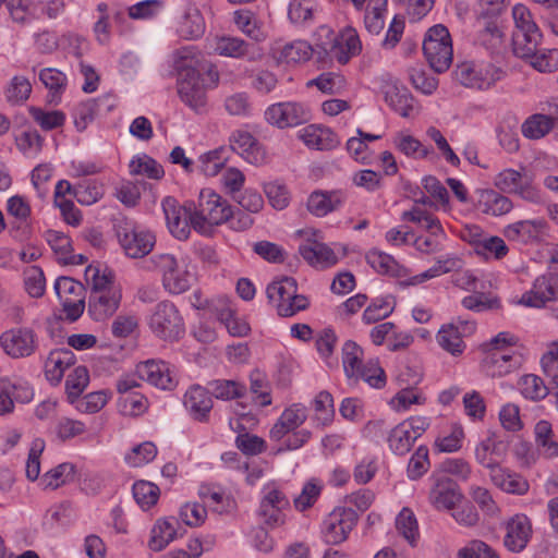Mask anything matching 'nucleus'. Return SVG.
<instances>
[{
  "label": "nucleus",
  "mask_w": 558,
  "mask_h": 558,
  "mask_svg": "<svg viewBox=\"0 0 558 558\" xmlns=\"http://www.w3.org/2000/svg\"><path fill=\"white\" fill-rule=\"evenodd\" d=\"M149 262L160 272L162 286L170 294L186 292L197 280L195 267L184 258L165 253L153 255Z\"/></svg>",
  "instance_id": "obj_1"
},
{
  "label": "nucleus",
  "mask_w": 558,
  "mask_h": 558,
  "mask_svg": "<svg viewBox=\"0 0 558 558\" xmlns=\"http://www.w3.org/2000/svg\"><path fill=\"white\" fill-rule=\"evenodd\" d=\"M218 80L219 74L213 68H208L202 73L192 66H184L179 71V96L190 108L196 112H202L207 101V87L215 86Z\"/></svg>",
  "instance_id": "obj_2"
},
{
  "label": "nucleus",
  "mask_w": 558,
  "mask_h": 558,
  "mask_svg": "<svg viewBox=\"0 0 558 558\" xmlns=\"http://www.w3.org/2000/svg\"><path fill=\"white\" fill-rule=\"evenodd\" d=\"M193 208L192 228L199 233H206L213 226L227 222L232 215L230 204L210 189L201 191L198 204H193Z\"/></svg>",
  "instance_id": "obj_3"
},
{
  "label": "nucleus",
  "mask_w": 558,
  "mask_h": 558,
  "mask_svg": "<svg viewBox=\"0 0 558 558\" xmlns=\"http://www.w3.org/2000/svg\"><path fill=\"white\" fill-rule=\"evenodd\" d=\"M266 294L278 315L282 317H291L310 305L305 295L298 294V283L292 277H282L272 281L268 284Z\"/></svg>",
  "instance_id": "obj_4"
},
{
  "label": "nucleus",
  "mask_w": 558,
  "mask_h": 558,
  "mask_svg": "<svg viewBox=\"0 0 558 558\" xmlns=\"http://www.w3.org/2000/svg\"><path fill=\"white\" fill-rule=\"evenodd\" d=\"M148 326L150 331L163 341H177L185 333L184 319L170 301H161L154 307Z\"/></svg>",
  "instance_id": "obj_5"
},
{
  "label": "nucleus",
  "mask_w": 558,
  "mask_h": 558,
  "mask_svg": "<svg viewBox=\"0 0 558 558\" xmlns=\"http://www.w3.org/2000/svg\"><path fill=\"white\" fill-rule=\"evenodd\" d=\"M423 52L430 68L441 73L452 62V43L449 31L441 24L432 26L423 40Z\"/></svg>",
  "instance_id": "obj_6"
},
{
  "label": "nucleus",
  "mask_w": 558,
  "mask_h": 558,
  "mask_svg": "<svg viewBox=\"0 0 558 558\" xmlns=\"http://www.w3.org/2000/svg\"><path fill=\"white\" fill-rule=\"evenodd\" d=\"M501 68L489 62H463L454 71L456 80L465 87L488 89L504 76Z\"/></svg>",
  "instance_id": "obj_7"
},
{
  "label": "nucleus",
  "mask_w": 558,
  "mask_h": 558,
  "mask_svg": "<svg viewBox=\"0 0 558 558\" xmlns=\"http://www.w3.org/2000/svg\"><path fill=\"white\" fill-rule=\"evenodd\" d=\"M290 509V500L276 485L264 488V496L258 508V517L268 527H278L286 523V511Z\"/></svg>",
  "instance_id": "obj_8"
},
{
  "label": "nucleus",
  "mask_w": 558,
  "mask_h": 558,
  "mask_svg": "<svg viewBox=\"0 0 558 558\" xmlns=\"http://www.w3.org/2000/svg\"><path fill=\"white\" fill-rule=\"evenodd\" d=\"M359 515L351 508H336L324 520L322 534L327 544H340L357 523Z\"/></svg>",
  "instance_id": "obj_9"
},
{
  "label": "nucleus",
  "mask_w": 558,
  "mask_h": 558,
  "mask_svg": "<svg viewBox=\"0 0 558 558\" xmlns=\"http://www.w3.org/2000/svg\"><path fill=\"white\" fill-rule=\"evenodd\" d=\"M265 119L279 129L292 128L308 122L311 110L302 102H277L266 109Z\"/></svg>",
  "instance_id": "obj_10"
},
{
  "label": "nucleus",
  "mask_w": 558,
  "mask_h": 558,
  "mask_svg": "<svg viewBox=\"0 0 558 558\" xmlns=\"http://www.w3.org/2000/svg\"><path fill=\"white\" fill-rule=\"evenodd\" d=\"M56 293L62 303L63 312L71 322L78 319L85 308V288L70 277H60L54 283Z\"/></svg>",
  "instance_id": "obj_11"
},
{
  "label": "nucleus",
  "mask_w": 558,
  "mask_h": 558,
  "mask_svg": "<svg viewBox=\"0 0 558 558\" xmlns=\"http://www.w3.org/2000/svg\"><path fill=\"white\" fill-rule=\"evenodd\" d=\"M161 206L170 233L180 241L186 240L191 233L193 203L182 206L174 197L168 196Z\"/></svg>",
  "instance_id": "obj_12"
},
{
  "label": "nucleus",
  "mask_w": 558,
  "mask_h": 558,
  "mask_svg": "<svg viewBox=\"0 0 558 558\" xmlns=\"http://www.w3.org/2000/svg\"><path fill=\"white\" fill-rule=\"evenodd\" d=\"M118 238L125 254L132 258H141L148 255L156 243L154 233L130 225L120 228Z\"/></svg>",
  "instance_id": "obj_13"
},
{
  "label": "nucleus",
  "mask_w": 558,
  "mask_h": 558,
  "mask_svg": "<svg viewBox=\"0 0 558 558\" xmlns=\"http://www.w3.org/2000/svg\"><path fill=\"white\" fill-rule=\"evenodd\" d=\"M0 345L13 359L27 357L37 348V337L31 328H12L0 336Z\"/></svg>",
  "instance_id": "obj_14"
},
{
  "label": "nucleus",
  "mask_w": 558,
  "mask_h": 558,
  "mask_svg": "<svg viewBox=\"0 0 558 558\" xmlns=\"http://www.w3.org/2000/svg\"><path fill=\"white\" fill-rule=\"evenodd\" d=\"M476 329L474 322L458 318L456 322L444 325L437 333L438 344L452 355H460L465 349L463 337L472 335Z\"/></svg>",
  "instance_id": "obj_15"
},
{
  "label": "nucleus",
  "mask_w": 558,
  "mask_h": 558,
  "mask_svg": "<svg viewBox=\"0 0 558 558\" xmlns=\"http://www.w3.org/2000/svg\"><path fill=\"white\" fill-rule=\"evenodd\" d=\"M459 485L448 476L434 477L428 500L437 510H453L462 500Z\"/></svg>",
  "instance_id": "obj_16"
},
{
  "label": "nucleus",
  "mask_w": 558,
  "mask_h": 558,
  "mask_svg": "<svg viewBox=\"0 0 558 558\" xmlns=\"http://www.w3.org/2000/svg\"><path fill=\"white\" fill-rule=\"evenodd\" d=\"M558 296V275L545 274L537 277L530 291L521 296V303L531 307H542Z\"/></svg>",
  "instance_id": "obj_17"
},
{
  "label": "nucleus",
  "mask_w": 558,
  "mask_h": 558,
  "mask_svg": "<svg viewBox=\"0 0 558 558\" xmlns=\"http://www.w3.org/2000/svg\"><path fill=\"white\" fill-rule=\"evenodd\" d=\"M138 377L163 390L175 387L177 379L170 365L163 361L147 360L136 366Z\"/></svg>",
  "instance_id": "obj_18"
},
{
  "label": "nucleus",
  "mask_w": 558,
  "mask_h": 558,
  "mask_svg": "<svg viewBox=\"0 0 558 558\" xmlns=\"http://www.w3.org/2000/svg\"><path fill=\"white\" fill-rule=\"evenodd\" d=\"M307 420V409L302 403H293L284 409L277 422L269 430L274 441H280L284 436L298 428Z\"/></svg>",
  "instance_id": "obj_19"
},
{
  "label": "nucleus",
  "mask_w": 558,
  "mask_h": 558,
  "mask_svg": "<svg viewBox=\"0 0 558 558\" xmlns=\"http://www.w3.org/2000/svg\"><path fill=\"white\" fill-rule=\"evenodd\" d=\"M522 356L515 352L490 351L482 362L484 372L490 377H502L521 366Z\"/></svg>",
  "instance_id": "obj_20"
},
{
  "label": "nucleus",
  "mask_w": 558,
  "mask_h": 558,
  "mask_svg": "<svg viewBox=\"0 0 558 558\" xmlns=\"http://www.w3.org/2000/svg\"><path fill=\"white\" fill-rule=\"evenodd\" d=\"M122 300V289H111L106 293L89 294L88 314L96 322H104L114 315Z\"/></svg>",
  "instance_id": "obj_21"
},
{
  "label": "nucleus",
  "mask_w": 558,
  "mask_h": 558,
  "mask_svg": "<svg viewBox=\"0 0 558 558\" xmlns=\"http://www.w3.org/2000/svg\"><path fill=\"white\" fill-rule=\"evenodd\" d=\"M506 530L505 546L512 553L522 551L532 536V525L529 518L524 514H515L508 521Z\"/></svg>",
  "instance_id": "obj_22"
},
{
  "label": "nucleus",
  "mask_w": 558,
  "mask_h": 558,
  "mask_svg": "<svg viewBox=\"0 0 558 558\" xmlns=\"http://www.w3.org/2000/svg\"><path fill=\"white\" fill-rule=\"evenodd\" d=\"M299 138L308 147L317 150H331L340 144L338 135L329 128L310 124L299 131Z\"/></svg>",
  "instance_id": "obj_23"
},
{
  "label": "nucleus",
  "mask_w": 558,
  "mask_h": 558,
  "mask_svg": "<svg viewBox=\"0 0 558 558\" xmlns=\"http://www.w3.org/2000/svg\"><path fill=\"white\" fill-rule=\"evenodd\" d=\"M183 403L194 420L206 422L213 409L211 393L208 387L193 385L185 392Z\"/></svg>",
  "instance_id": "obj_24"
},
{
  "label": "nucleus",
  "mask_w": 558,
  "mask_h": 558,
  "mask_svg": "<svg viewBox=\"0 0 558 558\" xmlns=\"http://www.w3.org/2000/svg\"><path fill=\"white\" fill-rule=\"evenodd\" d=\"M331 51L340 64H347L351 58L359 56L362 51V43L356 29L350 26L342 29Z\"/></svg>",
  "instance_id": "obj_25"
},
{
  "label": "nucleus",
  "mask_w": 558,
  "mask_h": 558,
  "mask_svg": "<svg viewBox=\"0 0 558 558\" xmlns=\"http://www.w3.org/2000/svg\"><path fill=\"white\" fill-rule=\"evenodd\" d=\"M299 253L313 267L325 269L338 263V256L328 245L320 242H310L299 247Z\"/></svg>",
  "instance_id": "obj_26"
},
{
  "label": "nucleus",
  "mask_w": 558,
  "mask_h": 558,
  "mask_svg": "<svg viewBox=\"0 0 558 558\" xmlns=\"http://www.w3.org/2000/svg\"><path fill=\"white\" fill-rule=\"evenodd\" d=\"M229 143L231 149L241 155L250 163H258L264 158V153L257 141L247 131H234L229 138Z\"/></svg>",
  "instance_id": "obj_27"
},
{
  "label": "nucleus",
  "mask_w": 558,
  "mask_h": 558,
  "mask_svg": "<svg viewBox=\"0 0 558 558\" xmlns=\"http://www.w3.org/2000/svg\"><path fill=\"white\" fill-rule=\"evenodd\" d=\"M501 445V441L490 435L475 447V460L489 471V477L501 468L498 460L504 456Z\"/></svg>",
  "instance_id": "obj_28"
},
{
  "label": "nucleus",
  "mask_w": 558,
  "mask_h": 558,
  "mask_svg": "<svg viewBox=\"0 0 558 558\" xmlns=\"http://www.w3.org/2000/svg\"><path fill=\"white\" fill-rule=\"evenodd\" d=\"M344 197L340 191H314L307 198V209L316 217H324L337 210L343 203Z\"/></svg>",
  "instance_id": "obj_29"
},
{
  "label": "nucleus",
  "mask_w": 558,
  "mask_h": 558,
  "mask_svg": "<svg viewBox=\"0 0 558 558\" xmlns=\"http://www.w3.org/2000/svg\"><path fill=\"white\" fill-rule=\"evenodd\" d=\"M205 32V22L196 5L187 3L178 23L177 33L183 39L193 40Z\"/></svg>",
  "instance_id": "obj_30"
},
{
  "label": "nucleus",
  "mask_w": 558,
  "mask_h": 558,
  "mask_svg": "<svg viewBox=\"0 0 558 558\" xmlns=\"http://www.w3.org/2000/svg\"><path fill=\"white\" fill-rule=\"evenodd\" d=\"M477 43L492 53H499L505 47V33L498 21L477 20Z\"/></svg>",
  "instance_id": "obj_31"
},
{
  "label": "nucleus",
  "mask_w": 558,
  "mask_h": 558,
  "mask_svg": "<svg viewBox=\"0 0 558 558\" xmlns=\"http://www.w3.org/2000/svg\"><path fill=\"white\" fill-rule=\"evenodd\" d=\"M512 207L510 198L494 190H482L478 194V208L486 215L502 216Z\"/></svg>",
  "instance_id": "obj_32"
},
{
  "label": "nucleus",
  "mask_w": 558,
  "mask_h": 558,
  "mask_svg": "<svg viewBox=\"0 0 558 558\" xmlns=\"http://www.w3.org/2000/svg\"><path fill=\"white\" fill-rule=\"evenodd\" d=\"M490 481L509 494L524 495L529 490L527 481L520 474L500 468L492 474Z\"/></svg>",
  "instance_id": "obj_33"
},
{
  "label": "nucleus",
  "mask_w": 558,
  "mask_h": 558,
  "mask_svg": "<svg viewBox=\"0 0 558 558\" xmlns=\"http://www.w3.org/2000/svg\"><path fill=\"white\" fill-rule=\"evenodd\" d=\"M85 279L92 287L90 294L106 293L111 289H121L114 281V274L108 268L100 269L98 266L89 265L85 269Z\"/></svg>",
  "instance_id": "obj_34"
},
{
  "label": "nucleus",
  "mask_w": 558,
  "mask_h": 558,
  "mask_svg": "<svg viewBox=\"0 0 558 558\" xmlns=\"http://www.w3.org/2000/svg\"><path fill=\"white\" fill-rule=\"evenodd\" d=\"M542 34L539 29L531 31L527 33L522 31H514L512 34V50L513 53L521 59H531L537 52V47L541 41Z\"/></svg>",
  "instance_id": "obj_35"
},
{
  "label": "nucleus",
  "mask_w": 558,
  "mask_h": 558,
  "mask_svg": "<svg viewBox=\"0 0 558 558\" xmlns=\"http://www.w3.org/2000/svg\"><path fill=\"white\" fill-rule=\"evenodd\" d=\"M175 519L158 520L151 530L148 546L154 551H161L177 537Z\"/></svg>",
  "instance_id": "obj_36"
},
{
  "label": "nucleus",
  "mask_w": 558,
  "mask_h": 558,
  "mask_svg": "<svg viewBox=\"0 0 558 558\" xmlns=\"http://www.w3.org/2000/svg\"><path fill=\"white\" fill-rule=\"evenodd\" d=\"M75 363V356L70 349H59L50 352L46 362V375L50 380L60 381L66 368Z\"/></svg>",
  "instance_id": "obj_37"
},
{
  "label": "nucleus",
  "mask_w": 558,
  "mask_h": 558,
  "mask_svg": "<svg viewBox=\"0 0 558 558\" xmlns=\"http://www.w3.org/2000/svg\"><path fill=\"white\" fill-rule=\"evenodd\" d=\"M385 101L401 117L409 118L412 116L414 100L407 89H399L397 86L388 87L385 92Z\"/></svg>",
  "instance_id": "obj_38"
},
{
  "label": "nucleus",
  "mask_w": 558,
  "mask_h": 558,
  "mask_svg": "<svg viewBox=\"0 0 558 558\" xmlns=\"http://www.w3.org/2000/svg\"><path fill=\"white\" fill-rule=\"evenodd\" d=\"M363 349L354 341L348 340L342 345V365L348 379L356 376L360 373V367H363Z\"/></svg>",
  "instance_id": "obj_39"
},
{
  "label": "nucleus",
  "mask_w": 558,
  "mask_h": 558,
  "mask_svg": "<svg viewBox=\"0 0 558 558\" xmlns=\"http://www.w3.org/2000/svg\"><path fill=\"white\" fill-rule=\"evenodd\" d=\"M314 416L313 422L318 427L329 425L335 416L333 399L332 396L326 391H320L313 401Z\"/></svg>",
  "instance_id": "obj_40"
},
{
  "label": "nucleus",
  "mask_w": 558,
  "mask_h": 558,
  "mask_svg": "<svg viewBox=\"0 0 558 558\" xmlns=\"http://www.w3.org/2000/svg\"><path fill=\"white\" fill-rule=\"evenodd\" d=\"M129 169L132 175H145L153 180H160L165 175L162 166L148 155L133 157Z\"/></svg>",
  "instance_id": "obj_41"
},
{
  "label": "nucleus",
  "mask_w": 558,
  "mask_h": 558,
  "mask_svg": "<svg viewBox=\"0 0 558 558\" xmlns=\"http://www.w3.org/2000/svg\"><path fill=\"white\" fill-rule=\"evenodd\" d=\"M234 23L242 33L255 41H263L266 38L256 15L250 10L235 11Z\"/></svg>",
  "instance_id": "obj_42"
},
{
  "label": "nucleus",
  "mask_w": 558,
  "mask_h": 558,
  "mask_svg": "<svg viewBox=\"0 0 558 558\" xmlns=\"http://www.w3.org/2000/svg\"><path fill=\"white\" fill-rule=\"evenodd\" d=\"M531 175L525 170L505 169L495 178V185L505 193L515 194Z\"/></svg>",
  "instance_id": "obj_43"
},
{
  "label": "nucleus",
  "mask_w": 558,
  "mask_h": 558,
  "mask_svg": "<svg viewBox=\"0 0 558 558\" xmlns=\"http://www.w3.org/2000/svg\"><path fill=\"white\" fill-rule=\"evenodd\" d=\"M211 396L220 400L239 399L244 396L246 388L234 380L216 379L207 385Z\"/></svg>",
  "instance_id": "obj_44"
},
{
  "label": "nucleus",
  "mask_w": 558,
  "mask_h": 558,
  "mask_svg": "<svg viewBox=\"0 0 558 558\" xmlns=\"http://www.w3.org/2000/svg\"><path fill=\"white\" fill-rule=\"evenodd\" d=\"M104 194V184L95 179H86L75 185V199L82 205H93Z\"/></svg>",
  "instance_id": "obj_45"
},
{
  "label": "nucleus",
  "mask_w": 558,
  "mask_h": 558,
  "mask_svg": "<svg viewBox=\"0 0 558 558\" xmlns=\"http://www.w3.org/2000/svg\"><path fill=\"white\" fill-rule=\"evenodd\" d=\"M393 144L401 153L412 158H426L433 153L430 147L424 146L417 138L409 134H397Z\"/></svg>",
  "instance_id": "obj_46"
},
{
  "label": "nucleus",
  "mask_w": 558,
  "mask_h": 558,
  "mask_svg": "<svg viewBox=\"0 0 558 558\" xmlns=\"http://www.w3.org/2000/svg\"><path fill=\"white\" fill-rule=\"evenodd\" d=\"M367 264L378 274L396 275L399 270L398 262L389 254L377 248L369 250L365 255Z\"/></svg>",
  "instance_id": "obj_47"
},
{
  "label": "nucleus",
  "mask_w": 558,
  "mask_h": 558,
  "mask_svg": "<svg viewBox=\"0 0 558 558\" xmlns=\"http://www.w3.org/2000/svg\"><path fill=\"white\" fill-rule=\"evenodd\" d=\"M553 126V118L545 114H534L522 124V134L531 140H539L549 133Z\"/></svg>",
  "instance_id": "obj_48"
},
{
  "label": "nucleus",
  "mask_w": 558,
  "mask_h": 558,
  "mask_svg": "<svg viewBox=\"0 0 558 558\" xmlns=\"http://www.w3.org/2000/svg\"><path fill=\"white\" fill-rule=\"evenodd\" d=\"M537 232V222L532 220H521L507 226L504 229V235L509 241L526 243L535 238Z\"/></svg>",
  "instance_id": "obj_49"
},
{
  "label": "nucleus",
  "mask_w": 558,
  "mask_h": 558,
  "mask_svg": "<svg viewBox=\"0 0 558 558\" xmlns=\"http://www.w3.org/2000/svg\"><path fill=\"white\" fill-rule=\"evenodd\" d=\"M250 44L238 37L223 36L217 39L215 50L218 54L242 58L247 54Z\"/></svg>",
  "instance_id": "obj_50"
},
{
  "label": "nucleus",
  "mask_w": 558,
  "mask_h": 558,
  "mask_svg": "<svg viewBox=\"0 0 558 558\" xmlns=\"http://www.w3.org/2000/svg\"><path fill=\"white\" fill-rule=\"evenodd\" d=\"M415 440V436L404 428L402 423L392 428L388 437L390 449L400 456L409 452Z\"/></svg>",
  "instance_id": "obj_51"
},
{
  "label": "nucleus",
  "mask_w": 558,
  "mask_h": 558,
  "mask_svg": "<svg viewBox=\"0 0 558 558\" xmlns=\"http://www.w3.org/2000/svg\"><path fill=\"white\" fill-rule=\"evenodd\" d=\"M156 456V445L151 441H144L126 453L124 460L130 466L140 468L151 462Z\"/></svg>",
  "instance_id": "obj_52"
},
{
  "label": "nucleus",
  "mask_w": 558,
  "mask_h": 558,
  "mask_svg": "<svg viewBox=\"0 0 558 558\" xmlns=\"http://www.w3.org/2000/svg\"><path fill=\"white\" fill-rule=\"evenodd\" d=\"M118 408L122 415L138 416L146 412L148 401L141 392H131L119 398Z\"/></svg>",
  "instance_id": "obj_53"
},
{
  "label": "nucleus",
  "mask_w": 558,
  "mask_h": 558,
  "mask_svg": "<svg viewBox=\"0 0 558 558\" xmlns=\"http://www.w3.org/2000/svg\"><path fill=\"white\" fill-rule=\"evenodd\" d=\"M32 93V84L27 77L16 75L12 77L5 88V98L11 104H22L26 101Z\"/></svg>",
  "instance_id": "obj_54"
},
{
  "label": "nucleus",
  "mask_w": 558,
  "mask_h": 558,
  "mask_svg": "<svg viewBox=\"0 0 558 558\" xmlns=\"http://www.w3.org/2000/svg\"><path fill=\"white\" fill-rule=\"evenodd\" d=\"M509 252L506 242L499 236H487L483 239L482 243L477 244L475 253L485 259L495 258L501 259Z\"/></svg>",
  "instance_id": "obj_55"
},
{
  "label": "nucleus",
  "mask_w": 558,
  "mask_h": 558,
  "mask_svg": "<svg viewBox=\"0 0 558 558\" xmlns=\"http://www.w3.org/2000/svg\"><path fill=\"white\" fill-rule=\"evenodd\" d=\"M398 532L411 544L414 545L418 537V526L414 513L409 508H403L396 519Z\"/></svg>",
  "instance_id": "obj_56"
},
{
  "label": "nucleus",
  "mask_w": 558,
  "mask_h": 558,
  "mask_svg": "<svg viewBox=\"0 0 558 558\" xmlns=\"http://www.w3.org/2000/svg\"><path fill=\"white\" fill-rule=\"evenodd\" d=\"M159 494V487L154 483L138 481L133 485L134 499L143 509L154 506L158 501Z\"/></svg>",
  "instance_id": "obj_57"
},
{
  "label": "nucleus",
  "mask_w": 558,
  "mask_h": 558,
  "mask_svg": "<svg viewBox=\"0 0 558 558\" xmlns=\"http://www.w3.org/2000/svg\"><path fill=\"white\" fill-rule=\"evenodd\" d=\"M39 80L49 89L51 97H59L66 86V76L54 68H46L39 72Z\"/></svg>",
  "instance_id": "obj_58"
},
{
  "label": "nucleus",
  "mask_w": 558,
  "mask_h": 558,
  "mask_svg": "<svg viewBox=\"0 0 558 558\" xmlns=\"http://www.w3.org/2000/svg\"><path fill=\"white\" fill-rule=\"evenodd\" d=\"M360 373L356 376L352 377L350 380L357 381L359 379H363L373 388H383L386 385V375L384 369L378 365L377 362L368 361L360 367Z\"/></svg>",
  "instance_id": "obj_59"
},
{
  "label": "nucleus",
  "mask_w": 558,
  "mask_h": 558,
  "mask_svg": "<svg viewBox=\"0 0 558 558\" xmlns=\"http://www.w3.org/2000/svg\"><path fill=\"white\" fill-rule=\"evenodd\" d=\"M519 385L521 393L527 399L541 400L548 395V389L543 379L536 375H524L521 377Z\"/></svg>",
  "instance_id": "obj_60"
},
{
  "label": "nucleus",
  "mask_w": 558,
  "mask_h": 558,
  "mask_svg": "<svg viewBox=\"0 0 558 558\" xmlns=\"http://www.w3.org/2000/svg\"><path fill=\"white\" fill-rule=\"evenodd\" d=\"M429 466L428 448L420 446L409 461L407 469L408 477L416 481L428 471Z\"/></svg>",
  "instance_id": "obj_61"
},
{
  "label": "nucleus",
  "mask_w": 558,
  "mask_h": 558,
  "mask_svg": "<svg viewBox=\"0 0 558 558\" xmlns=\"http://www.w3.org/2000/svg\"><path fill=\"white\" fill-rule=\"evenodd\" d=\"M320 494L322 485L315 480H311L304 484L300 495L293 499V505L296 510L303 512L314 506Z\"/></svg>",
  "instance_id": "obj_62"
},
{
  "label": "nucleus",
  "mask_w": 558,
  "mask_h": 558,
  "mask_svg": "<svg viewBox=\"0 0 558 558\" xmlns=\"http://www.w3.org/2000/svg\"><path fill=\"white\" fill-rule=\"evenodd\" d=\"M89 376L86 367L78 366L74 368L65 381L66 393L71 402H73L87 387Z\"/></svg>",
  "instance_id": "obj_63"
},
{
  "label": "nucleus",
  "mask_w": 558,
  "mask_h": 558,
  "mask_svg": "<svg viewBox=\"0 0 558 558\" xmlns=\"http://www.w3.org/2000/svg\"><path fill=\"white\" fill-rule=\"evenodd\" d=\"M458 558H499V555L485 542L473 539L458 551Z\"/></svg>",
  "instance_id": "obj_64"
}]
</instances>
